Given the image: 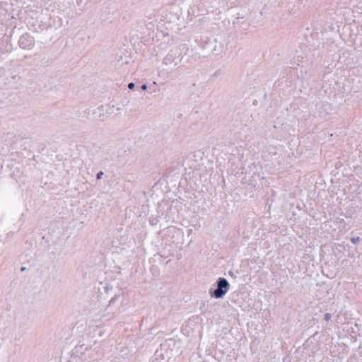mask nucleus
Segmentation results:
<instances>
[{
    "instance_id": "f257e3e1",
    "label": "nucleus",
    "mask_w": 362,
    "mask_h": 362,
    "mask_svg": "<svg viewBox=\"0 0 362 362\" xmlns=\"http://www.w3.org/2000/svg\"><path fill=\"white\" fill-rule=\"evenodd\" d=\"M230 289V283L224 277H218L209 290L210 296L215 299L223 298Z\"/></svg>"
},
{
    "instance_id": "f03ea898",
    "label": "nucleus",
    "mask_w": 362,
    "mask_h": 362,
    "mask_svg": "<svg viewBox=\"0 0 362 362\" xmlns=\"http://www.w3.org/2000/svg\"><path fill=\"white\" fill-rule=\"evenodd\" d=\"M181 55V51L179 48L175 47L171 49L168 54L163 59V64L168 65L174 64L175 66L178 64L183 59L182 57L178 61H175V59H178Z\"/></svg>"
},
{
    "instance_id": "7ed1b4c3",
    "label": "nucleus",
    "mask_w": 362,
    "mask_h": 362,
    "mask_svg": "<svg viewBox=\"0 0 362 362\" xmlns=\"http://www.w3.org/2000/svg\"><path fill=\"white\" fill-rule=\"evenodd\" d=\"M35 40L33 36L30 33H25L22 34L18 40V45L23 49H31L34 47Z\"/></svg>"
},
{
    "instance_id": "20e7f679",
    "label": "nucleus",
    "mask_w": 362,
    "mask_h": 362,
    "mask_svg": "<svg viewBox=\"0 0 362 362\" xmlns=\"http://www.w3.org/2000/svg\"><path fill=\"white\" fill-rule=\"evenodd\" d=\"M196 42L203 50L206 51V54H209L215 50V41L208 37H201L199 40H196Z\"/></svg>"
},
{
    "instance_id": "39448f33",
    "label": "nucleus",
    "mask_w": 362,
    "mask_h": 362,
    "mask_svg": "<svg viewBox=\"0 0 362 362\" xmlns=\"http://www.w3.org/2000/svg\"><path fill=\"white\" fill-rule=\"evenodd\" d=\"M4 169L6 173H8V175L11 177L15 180H17L21 174V170L18 166V164L16 163H13V161L6 163L4 165Z\"/></svg>"
},
{
    "instance_id": "423d86ee",
    "label": "nucleus",
    "mask_w": 362,
    "mask_h": 362,
    "mask_svg": "<svg viewBox=\"0 0 362 362\" xmlns=\"http://www.w3.org/2000/svg\"><path fill=\"white\" fill-rule=\"evenodd\" d=\"M162 346V345L160 346ZM170 358L167 359L165 357L164 354L163 353V348L160 347V350H156L155 351L153 358L151 359L152 362H168Z\"/></svg>"
},
{
    "instance_id": "0eeeda50",
    "label": "nucleus",
    "mask_w": 362,
    "mask_h": 362,
    "mask_svg": "<svg viewBox=\"0 0 362 362\" xmlns=\"http://www.w3.org/2000/svg\"><path fill=\"white\" fill-rule=\"evenodd\" d=\"M313 342L311 340V337L308 338L303 344V347L304 349H311V346L313 345Z\"/></svg>"
},
{
    "instance_id": "6e6552de",
    "label": "nucleus",
    "mask_w": 362,
    "mask_h": 362,
    "mask_svg": "<svg viewBox=\"0 0 362 362\" xmlns=\"http://www.w3.org/2000/svg\"><path fill=\"white\" fill-rule=\"evenodd\" d=\"M151 272L154 276H158L160 274L159 268L156 265L151 266Z\"/></svg>"
},
{
    "instance_id": "1a4fd4ad",
    "label": "nucleus",
    "mask_w": 362,
    "mask_h": 362,
    "mask_svg": "<svg viewBox=\"0 0 362 362\" xmlns=\"http://www.w3.org/2000/svg\"><path fill=\"white\" fill-rule=\"evenodd\" d=\"M120 297V294H115L111 299L109 301V305L107 307H110L112 306V305H114L115 303V302L119 299V298Z\"/></svg>"
},
{
    "instance_id": "9d476101",
    "label": "nucleus",
    "mask_w": 362,
    "mask_h": 362,
    "mask_svg": "<svg viewBox=\"0 0 362 362\" xmlns=\"http://www.w3.org/2000/svg\"><path fill=\"white\" fill-rule=\"evenodd\" d=\"M350 241L354 244V245H356L358 244L359 242L362 241V238H360L359 236H353V237H351L350 238Z\"/></svg>"
},
{
    "instance_id": "9b49d317",
    "label": "nucleus",
    "mask_w": 362,
    "mask_h": 362,
    "mask_svg": "<svg viewBox=\"0 0 362 362\" xmlns=\"http://www.w3.org/2000/svg\"><path fill=\"white\" fill-rule=\"evenodd\" d=\"M147 88H148V86H147V84H146V83H144V84L141 85L140 86L137 87L138 90L144 91V90H146Z\"/></svg>"
},
{
    "instance_id": "f8f14e48",
    "label": "nucleus",
    "mask_w": 362,
    "mask_h": 362,
    "mask_svg": "<svg viewBox=\"0 0 362 362\" xmlns=\"http://www.w3.org/2000/svg\"><path fill=\"white\" fill-rule=\"evenodd\" d=\"M173 170H172L170 168H166L165 170L164 176L168 177Z\"/></svg>"
},
{
    "instance_id": "ddd939ff",
    "label": "nucleus",
    "mask_w": 362,
    "mask_h": 362,
    "mask_svg": "<svg viewBox=\"0 0 362 362\" xmlns=\"http://www.w3.org/2000/svg\"><path fill=\"white\" fill-rule=\"evenodd\" d=\"M157 222H158L157 218H150V219H149V223L151 225H156Z\"/></svg>"
},
{
    "instance_id": "4468645a",
    "label": "nucleus",
    "mask_w": 362,
    "mask_h": 362,
    "mask_svg": "<svg viewBox=\"0 0 362 362\" xmlns=\"http://www.w3.org/2000/svg\"><path fill=\"white\" fill-rule=\"evenodd\" d=\"M127 87H128V88L129 90H134V88L136 87V85H135L134 83L130 82V83H128Z\"/></svg>"
},
{
    "instance_id": "2eb2a0df",
    "label": "nucleus",
    "mask_w": 362,
    "mask_h": 362,
    "mask_svg": "<svg viewBox=\"0 0 362 362\" xmlns=\"http://www.w3.org/2000/svg\"><path fill=\"white\" fill-rule=\"evenodd\" d=\"M103 175H104V173L103 171L100 170V171L98 172L96 174V179L97 180L102 179Z\"/></svg>"
},
{
    "instance_id": "dca6fc26",
    "label": "nucleus",
    "mask_w": 362,
    "mask_h": 362,
    "mask_svg": "<svg viewBox=\"0 0 362 362\" xmlns=\"http://www.w3.org/2000/svg\"><path fill=\"white\" fill-rule=\"evenodd\" d=\"M332 317V315L329 313H326L324 315V320L325 321H329Z\"/></svg>"
},
{
    "instance_id": "f3484780",
    "label": "nucleus",
    "mask_w": 362,
    "mask_h": 362,
    "mask_svg": "<svg viewBox=\"0 0 362 362\" xmlns=\"http://www.w3.org/2000/svg\"><path fill=\"white\" fill-rule=\"evenodd\" d=\"M228 274L229 276H230L233 279H235L236 278V276L235 275V274L233 273V272L232 271H229L228 272Z\"/></svg>"
},
{
    "instance_id": "a211bd4d",
    "label": "nucleus",
    "mask_w": 362,
    "mask_h": 362,
    "mask_svg": "<svg viewBox=\"0 0 362 362\" xmlns=\"http://www.w3.org/2000/svg\"><path fill=\"white\" fill-rule=\"evenodd\" d=\"M25 269H26V267H21V269H20V271H21V272H24Z\"/></svg>"
},
{
    "instance_id": "6ab92c4d",
    "label": "nucleus",
    "mask_w": 362,
    "mask_h": 362,
    "mask_svg": "<svg viewBox=\"0 0 362 362\" xmlns=\"http://www.w3.org/2000/svg\"><path fill=\"white\" fill-rule=\"evenodd\" d=\"M299 58H300V57H299V56H298V62H303V57H300V59Z\"/></svg>"
},
{
    "instance_id": "aec40b11",
    "label": "nucleus",
    "mask_w": 362,
    "mask_h": 362,
    "mask_svg": "<svg viewBox=\"0 0 362 362\" xmlns=\"http://www.w3.org/2000/svg\"><path fill=\"white\" fill-rule=\"evenodd\" d=\"M218 74H219V71H217L215 72L214 76H217Z\"/></svg>"
},
{
    "instance_id": "412c9836",
    "label": "nucleus",
    "mask_w": 362,
    "mask_h": 362,
    "mask_svg": "<svg viewBox=\"0 0 362 362\" xmlns=\"http://www.w3.org/2000/svg\"><path fill=\"white\" fill-rule=\"evenodd\" d=\"M105 291H106V292H107V291H108V287H107V286H106V287L105 288Z\"/></svg>"
},
{
    "instance_id": "4be33fe9",
    "label": "nucleus",
    "mask_w": 362,
    "mask_h": 362,
    "mask_svg": "<svg viewBox=\"0 0 362 362\" xmlns=\"http://www.w3.org/2000/svg\"><path fill=\"white\" fill-rule=\"evenodd\" d=\"M101 116H104V115L102 113H100L99 117H100Z\"/></svg>"
},
{
    "instance_id": "5701e85b",
    "label": "nucleus",
    "mask_w": 362,
    "mask_h": 362,
    "mask_svg": "<svg viewBox=\"0 0 362 362\" xmlns=\"http://www.w3.org/2000/svg\"><path fill=\"white\" fill-rule=\"evenodd\" d=\"M103 106H101L100 107H99L98 109H103Z\"/></svg>"
}]
</instances>
